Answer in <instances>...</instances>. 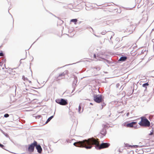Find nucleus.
<instances>
[{
  "mask_svg": "<svg viewBox=\"0 0 154 154\" xmlns=\"http://www.w3.org/2000/svg\"><path fill=\"white\" fill-rule=\"evenodd\" d=\"M74 145L76 146L80 147H85L86 149H91L92 145H95V148L97 149L106 148L108 147L110 144L108 143H102L100 144L98 139L92 138L88 140H85L83 141H79L74 143Z\"/></svg>",
  "mask_w": 154,
  "mask_h": 154,
  "instance_id": "f257e3e1",
  "label": "nucleus"
},
{
  "mask_svg": "<svg viewBox=\"0 0 154 154\" xmlns=\"http://www.w3.org/2000/svg\"><path fill=\"white\" fill-rule=\"evenodd\" d=\"M141 121L138 124L141 126L147 127H149L150 125V122L145 116L140 118Z\"/></svg>",
  "mask_w": 154,
  "mask_h": 154,
  "instance_id": "f03ea898",
  "label": "nucleus"
},
{
  "mask_svg": "<svg viewBox=\"0 0 154 154\" xmlns=\"http://www.w3.org/2000/svg\"><path fill=\"white\" fill-rule=\"evenodd\" d=\"M37 143L36 141H34L33 143L29 145L28 148V150L30 152H32L34 150L35 146L37 145Z\"/></svg>",
  "mask_w": 154,
  "mask_h": 154,
  "instance_id": "7ed1b4c3",
  "label": "nucleus"
},
{
  "mask_svg": "<svg viewBox=\"0 0 154 154\" xmlns=\"http://www.w3.org/2000/svg\"><path fill=\"white\" fill-rule=\"evenodd\" d=\"M94 100L95 102L98 103H100L102 100V95H94Z\"/></svg>",
  "mask_w": 154,
  "mask_h": 154,
  "instance_id": "20e7f679",
  "label": "nucleus"
},
{
  "mask_svg": "<svg viewBox=\"0 0 154 154\" xmlns=\"http://www.w3.org/2000/svg\"><path fill=\"white\" fill-rule=\"evenodd\" d=\"M56 101L58 103L62 105H65L68 104L66 100L63 99H61L60 100H57Z\"/></svg>",
  "mask_w": 154,
  "mask_h": 154,
  "instance_id": "39448f33",
  "label": "nucleus"
},
{
  "mask_svg": "<svg viewBox=\"0 0 154 154\" xmlns=\"http://www.w3.org/2000/svg\"><path fill=\"white\" fill-rule=\"evenodd\" d=\"M66 74V72H65H65H64L62 73L59 74L58 75L55 77V80L56 81H57L59 80L64 78Z\"/></svg>",
  "mask_w": 154,
  "mask_h": 154,
  "instance_id": "423d86ee",
  "label": "nucleus"
},
{
  "mask_svg": "<svg viewBox=\"0 0 154 154\" xmlns=\"http://www.w3.org/2000/svg\"><path fill=\"white\" fill-rule=\"evenodd\" d=\"M35 147L38 152L39 153H41L42 149L40 145H37H37L35 146Z\"/></svg>",
  "mask_w": 154,
  "mask_h": 154,
  "instance_id": "0eeeda50",
  "label": "nucleus"
},
{
  "mask_svg": "<svg viewBox=\"0 0 154 154\" xmlns=\"http://www.w3.org/2000/svg\"><path fill=\"white\" fill-rule=\"evenodd\" d=\"M137 124V122H132L131 123L128 124L126 126L127 127L132 128L133 127L134 125Z\"/></svg>",
  "mask_w": 154,
  "mask_h": 154,
  "instance_id": "6e6552de",
  "label": "nucleus"
},
{
  "mask_svg": "<svg viewBox=\"0 0 154 154\" xmlns=\"http://www.w3.org/2000/svg\"><path fill=\"white\" fill-rule=\"evenodd\" d=\"M127 59V57H122L119 59V61H125Z\"/></svg>",
  "mask_w": 154,
  "mask_h": 154,
  "instance_id": "1a4fd4ad",
  "label": "nucleus"
},
{
  "mask_svg": "<svg viewBox=\"0 0 154 154\" xmlns=\"http://www.w3.org/2000/svg\"><path fill=\"white\" fill-rule=\"evenodd\" d=\"M77 21V20L76 19H72L70 20V22H74L75 24H76V23Z\"/></svg>",
  "mask_w": 154,
  "mask_h": 154,
  "instance_id": "9d476101",
  "label": "nucleus"
},
{
  "mask_svg": "<svg viewBox=\"0 0 154 154\" xmlns=\"http://www.w3.org/2000/svg\"><path fill=\"white\" fill-rule=\"evenodd\" d=\"M28 83L31 84V82L30 81L28 80L27 79H26V82L24 83V84L26 85Z\"/></svg>",
  "mask_w": 154,
  "mask_h": 154,
  "instance_id": "9b49d317",
  "label": "nucleus"
},
{
  "mask_svg": "<svg viewBox=\"0 0 154 154\" xmlns=\"http://www.w3.org/2000/svg\"><path fill=\"white\" fill-rule=\"evenodd\" d=\"M81 106H79L78 111H79V112L80 113L83 111V109H82V111H81Z\"/></svg>",
  "mask_w": 154,
  "mask_h": 154,
  "instance_id": "f8f14e48",
  "label": "nucleus"
},
{
  "mask_svg": "<svg viewBox=\"0 0 154 154\" xmlns=\"http://www.w3.org/2000/svg\"><path fill=\"white\" fill-rule=\"evenodd\" d=\"M53 116H51L49 118L46 122V123H47V122H49L53 118Z\"/></svg>",
  "mask_w": 154,
  "mask_h": 154,
  "instance_id": "ddd939ff",
  "label": "nucleus"
},
{
  "mask_svg": "<svg viewBox=\"0 0 154 154\" xmlns=\"http://www.w3.org/2000/svg\"><path fill=\"white\" fill-rule=\"evenodd\" d=\"M154 135V131L152 130V131L150 132V134H149V135Z\"/></svg>",
  "mask_w": 154,
  "mask_h": 154,
  "instance_id": "4468645a",
  "label": "nucleus"
},
{
  "mask_svg": "<svg viewBox=\"0 0 154 154\" xmlns=\"http://www.w3.org/2000/svg\"><path fill=\"white\" fill-rule=\"evenodd\" d=\"M149 85V84L148 83H144L142 85V86L143 87H145L146 86H148Z\"/></svg>",
  "mask_w": 154,
  "mask_h": 154,
  "instance_id": "2eb2a0df",
  "label": "nucleus"
},
{
  "mask_svg": "<svg viewBox=\"0 0 154 154\" xmlns=\"http://www.w3.org/2000/svg\"><path fill=\"white\" fill-rule=\"evenodd\" d=\"M9 115L8 114H5L4 115V117L5 118H7L9 117Z\"/></svg>",
  "mask_w": 154,
  "mask_h": 154,
  "instance_id": "dca6fc26",
  "label": "nucleus"
},
{
  "mask_svg": "<svg viewBox=\"0 0 154 154\" xmlns=\"http://www.w3.org/2000/svg\"><path fill=\"white\" fill-rule=\"evenodd\" d=\"M0 147L3 149H4V146L3 145L0 143Z\"/></svg>",
  "mask_w": 154,
  "mask_h": 154,
  "instance_id": "f3484780",
  "label": "nucleus"
},
{
  "mask_svg": "<svg viewBox=\"0 0 154 154\" xmlns=\"http://www.w3.org/2000/svg\"><path fill=\"white\" fill-rule=\"evenodd\" d=\"M3 55H4V54L3 53H2V52L0 53V56H2Z\"/></svg>",
  "mask_w": 154,
  "mask_h": 154,
  "instance_id": "a211bd4d",
  "label": "nucleus"
},
{
  "mask_svg": "<svg viewBox=\"0 0 154 154\" xmlns=\"http://www.w3.org/2000/svg\"><path fill=\"white\" fill-rule=\"evenodd\" d=\"M94 57L95 58H96V54H94Z\"/></svg>",
  "mask_w": 154,
  "mask_h": 154,
  "instance_id": "6ab92c4d",
  "label": "nucleus"
},
{
  "mask_svg": "<svg viewBox=\"0 0 154 154\" xmlns=\"http://www.w3.org/2000/svg\"><path fill=\"white\" fill-rule=\"evenodd\" d=\"M23 79H24V80L26 81L25 80V78L24 77H23Z\"/></svg>",
  "mask_w": 154,
  "mask_h": 154,
  "instance_id": "aec40b11",
  "label": "nucleus"
},
{
  "mask_svg": "<svg viewBox=\"0 0 154 154\" xmlns=\"http://www.w3.org/2000/svg\"><path fill=\"white\" fill-rule=\"evenodd\" d=\"M131 146V147H132V146Z\"/></svg>",
  "mask_w": 154,
  "mask_h": 154,
  "instance_id": "412c9836",
  "label": "nucleus"
}]
</instances>
